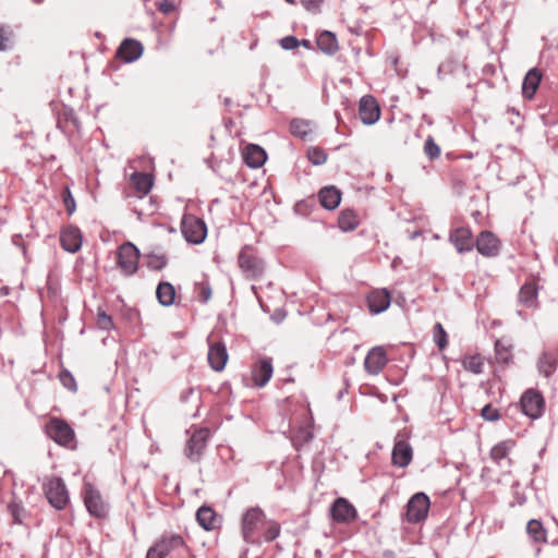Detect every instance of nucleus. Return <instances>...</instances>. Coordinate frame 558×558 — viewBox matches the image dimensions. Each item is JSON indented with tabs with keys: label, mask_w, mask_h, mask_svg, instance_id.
<instances>
[{
	"label": "nucleus",
	"mask_w": 558,
	"mask_h": 558,
	"mask_svg": "<svg viewBox=\"0 0 558 558\" xmlns=\"http://www.w3.org/2000/svg\"><path fill=\"white\" fill-rule=\"evenodd\" d=\"M179 549L191 554V549L181 534L166 532L148 548L146 558H166Z\"/></svg>",
	"instance_id": "obj_1"
},
{
	"label": "nucleus",
	"mask_w": 558,
	"mask_h": 558,
	"mask_svg": "<svg viewBox=\"0 0 558 558\" xmlns=\"http://www.w3.org/2000/svg\"><path fill=\"white\" fill-rule=\"evenodd\" d=\"M238 266L244 277L250 280L259 279L265 271L264 262L252 245H245L241 248L238 255Z\"/></svg>",
	"instance_id": "obj_2"
},
{
	"label": "nucleus",
	"mask_w": 558,
	"mask_h": 558,
	"mask_svg": "<svg viewBox=\"0 0 558 558\" xmlns=\"http://www.w3.org/2000/svg\"><path fill=\"white\" fill-rule=\"evenodd\" d=\"M266 523V515L258 507H252L242 517L241 532L246 543H258V533Z\"/></svg>",
	"instance_id": "obj_3"
},
{
	"label": "nucleus",
	"mask_w": 558,
	"mask_h": 558,
	"mask_svg": "<svg viewBox=\"0 0 558 558\" xmlns=\"http://www.w3.org/2000/svg\"><path fill=\"white\" fill-rule=\"evenodd\" d=\"M43 489L49 504L57 510H62L68 506L70 496L62 478L48 477L43 484Z\"/></svg>",
	"instance_id": "obj_4"
},
{
	"label": "nucleus",
	"mask_w": 558,
	"mask_h": 558,
	"mask_svg": "<svg viewBox=\"0 0 558 558\" xmlns=\"http://www.w3.org/2000/svg\"><path fill=\"white\" fill-rule=\"evenodd\" d=\"M140 251L131 242L121 244L116 252V264L124 276H133L138 269Z\"/></svg>",
	"instance_id": "obj_5"
},
{
	"label": "nucleus",
	"mask_w": 558,
	"mask_h": 558,
	"mask_svg": "<svg viewBox=\"0 0 558 558\" xmlns=\"http://www.w3.org/2000/svg\"><path fill=\"white\" fill-rule=\"evenodd\" d=\"M83 500L88 513L95 518H105L108 513V506L100 492L88 482L83 486Z\"/></svg>",
	"instance_id": "obj_6"
},
{
	"label": "nucleus",
	"mask_w": 558,
	"mask_h": 558,
	"mask_svg": "<svg viewBox=\"0 0 558 558\" xmlns=\"http://www.w3.org/2000/svg\"><path fill=\"white\" fill-rule=\"evenodd\" d=\"M46 434L60 446H70L75 438L73 428L62 418L52 417L46 424Z\"/></svg>",
	"instance_id": "obj_7"
},
{
	"label": "nucleus",
	"mask_w": 558,
	"mask_h": 558,
	"mask_svg": "<svg viewBox=\"0 0 558 558\" xmlns=\"http://www.w3.org/2000/svg\"><path fill=\"white\" fill-rule=\"evenodd\" d=\"M181 231L190 243H202L207 234L205 222L194 215H184L181 221Z\"/></svg>",
	"instance_id": "obj_8"
},
{
	"label": "nucleus",
	"mask_w": 558,
	"mask_h": 558,
	"mask_svg": "<svg viewBox=\"0 0 558 558\" xmlns=\"http://www.w3.org/2000/svg\"><path fill=\"white\" fill-rule=\"evenodd\" d=\"M520 404L522 412L532 420L541 417L545 409L543 396L533 389H529L522 395Z\"/></svg>",
	"instance_id": "obj_9"
},
{
	"label": "nucleus",
	"mask_w": 558,
	"mask_h": 558,
	"mask_svg": "<svg viewBox=\"0 0 558 558\" xmlns=\"http://www.w3.org/2000/svg\"><path fill=\"white\" fill-rule=\"evenodd\" d=\"M429 498L424 493L415 494L407 506V520L410 523H418L426 519L429 510Z\"/></svg>",
	"instance_id": "obj_10"
},
{
	"label": "nucleus",
	"mask_w": 558,
	"mask_h": 558,
	"mask_svg": "<svg viewBox=\"0 0 558 558\" xmlns=\"http://www.w3.org/2000/svg\"><path fill=\"white\" fill-rule=\"evenodd\" d=\"M209 435L208 428H198L191 435L185 448V454L191 461L197 462L201 459Z\"/></svg>",
	"instance_id": "obj_11"
},
{
	"label": "nucleus",
	"mask_w": 558,
	"mask_h": 558,
	"mask_svg": "<svg viewBox=\"0 0 558 558\" xmlns=\"http://www.w3.org/2000/svg\"><path fill=\"white\" fill-rule=\"evenodd\" d=\"M330 514L335 522L348 524L355 520L357 511L348 499L339 497L332 502Z\"/></svg>",
	"instance_id": "obj_12"
},
{
	"label": "nucleus",
	"mask_w": 558,
	"mask_h": 558,
	"mask_svg": "<svg viewBox=\"0 0 558 558\" xmlns=\"http://www.w3.org/2000/svg\"><path fill=\"white\" fill-rule=\"evenodd\" d=\"M388 356L384 347L372 348L364 360L365 371L371 375H378L387 365Z\"/></svg>",
	"instance_id": "obj_13"
},
{
	"label": "nucleus",
	"mask_w": 558,
	"mask_h": 558,
	"mask_svg": "<svg viewBox=\"0 0 558 558\" xmlns=\"http://www.w3.org/2000/svg\"><path fill=\"white\" fill-rule=\"evenodd\" d=\"M538 279L531 276L526 279L519 291V303L527 308H536L538 306Z\"/></svg>",
	"instance_id": "obj_14"
},
{
	"label": "nucleus",
	"mask_w": 558,
	"mask_h": 558,
	"mask_svg": "<svg viewBox=\"0 0 558 558\" xmlns=\"http://www.w3.org/2000/svg\"><path fill=\"white\" fill-rule=\"evenodd\" d=\"M477 252L485 257H495L500 251V241L490 231H482L474 243Z\"/></svg>",
	"instance_id": "obj_15"
},
{
	"label": "nucleus",
	"mask_w": 558,
	"mask_h": 558,
	"mask_svg": "<svg viewBox=\"0 0 558 558\" xmlns=\"http://www.w3.org/2000/svg\"><path fill=\"white\" fill-rule=\"evenodd\" d=\"M449 241L459 253L470 252L474 247L473 234L468 227H458L450 231Z\"/></svg>",
	"instance_id": "obj_16"
},
{
	"label": "nucleus",
	"mask_w": 558,
	"mask_h": 558,
	"mask_svg": "<svg viewBox=\"0 0 558 558\" xmlns=\"http://www.w3.org/2000/svg\"><path fill=\"white\" fill-rule=\"evenodd\" d=\"M207 360L210 367L216 372H221L228 362V352L226 345L220 341L209 340Z\"/></svg>",
	"instance_id": "obj_17"
},
{
	"label": "nucleus",
	"mask_w": 558,
	"mask_h": 558,
	"mask_svg": "<svg viewBox=\"0 0 558 558\" xmlns=\"http://www.w3.org/2000/svg\"><path fill=\"white\" fill-rule=\"evenodd\" d=\"M366 301L369 312L379 314L389 307L391 295L387 289H374L367 294Z\"/></svg>",
	"instance_id": "obj_18"
},
{
	"label": "nucleus",
	"mask_w": 558,
	"mask_h": 558,
	"mask_svg": "<svg viewBox=\"0 0 558 558\" xmlns=\"http://www.w3.org/2000/svg\"><path fill=\"white\" fill-rule=\"evenodd\" d=\"M359 114L363 123L374 124L380 117V108L373 96H364L360 101Z\"/></svg>",
	"instance_id": "obj_19"
},
{
	"label": "nucleus",
	"mask_w": 558,
	"mask_h": 558,
	"mask_svg": "<svg viewBox=\"0 0 558 558\" xmlns=\"http://www.w3.org/2000/svg\"><path fill=\"white\" fill-rule=\"evenodd\" d=\"M154 185V178L151 174L144 172H134L130 177V186L133 191V196L142 198L147 195Z\"/></svg>",
	"instance_id": "obj_20"
},
{
	"label": "nucleus",
	"mask_w": 558,
	"mask_h": 558,
	"mask_svg": "<svg viewBox=\"0 0 558 558\" xmlns=\"http://www.w3.org/2000/svg\"><path fill=\"white\" fill-rule=\"evenodd\" d=\"M143 50V45L138 40L126 38L120 44L116 56L124 62H133L142 56Z\"/></svg>",
	"instance_id": "obj_21"
},
{
	"label": "nucleus",
	"mask_w": 558,
	"mask_h": 558,
	"mask_svg": "<svg viewBox=\"0 0 558 558\" xmlns=\"http://www.w3.org/2000/svg\"><path fill=\"white\" fill-rule=\"evenodd\" d=\"M272 364L270 359H260L252 368V380L255 386L264 387L272 376Z\"/></svg>",
	"instance_id": "obj_22"
},
{
	"label": "nucleus",
	"mask_w": 558,
	"mask_h": 558,
	"mask_svg": "<svg viewBox=\"0 0 558 558\" xmlns=\"http://www.w3.org/2000/svg\"><path fill=\"white\" fill-rule=\"evenodd\" d=\"M412 458L413 450L410 444L403 439L397 440L391 454L392 464L404 468L411 463Z\"/></svg>",
	"instance_id": "obj_23"
},
{
	"label": "nucleus",
	"mask_w": 558,
	"mask_h": 558,
	"mask_svg": "<svg viewBox=\"0 0 558 558\" xmlns=\"http://www.w3.org/2000/svg\"><path fill=\"white\" fill-rule=\"evenodd\" d=\"M61 246L70 252L75 253L82 246V234L78 228L68 227L61 231L60 234Z\"/></svg>",
	"instance_id": "obj_24"
},
{
	"label": "nucleus",
	"mask_w": 558,
	"mask_h": 558,
	"mask_svg": "<svg viewBox=\"0 0 558 558\" xmlns=\"http://www.w3.org/2000/svg\"><path fill=\"white\" fill-rule=\"evenodd\" d=\"M244 162L251 168L262 167L266 159V151L256 144H248L242 151Z\"/></svg>",
	"instance_id": "obj_25"
},
{
	"label": "nucleus",
	"mask_w": 558,
	"mask_h": 558,
	"mask_svg": "<svg viewBox=\"0 0 558 558\" xmlns=\"http://www.w3.org/2000/svg\"><path fill=\"white\" fill-rule=\"evenodd\" d=\"M196 521L206 531H214L220 526V518L213 508L207 506L197 510Z\"/></svg>",
	"instance_id": "obj_26"
},
{
	"label": "nucleus",
	"mask_w": 558,
	"mask_h": 558,
	"mask_svg": "<svg viewBox=\"0 0 558 558\" xmlns=\"http://www.w3.org/2000/svg\"><path fill=\"white\" fill-rule=\"evenodd\" d=\"M320 205L328 209H336L341 202V192L336 186H325L318 193Z\"/></svg>",
	"instance_id": "obj_27"
},
{
	"label": "nucleus",
	"mask_w": 558,
	"mask_h": 558,
	"mask_svg": "<svg viewBox=\"0 0 558 558\" xmlns=\"http://www.w3.org/2000/svg\"><path fill=\"white\" fill-rule=\"evenodd\" d=\"M541 81H542V72L534 68V69H531L524 80H523V84H522V94L525 98L527 99H532L541 84Z\"/></svg>",
	"instance_id": "obj_28"
},
{
	"label": "nucleus",
	"mask_w": 558,
	"mask_h": 558,
	"mask_svg": "<svg viewBox=\"0 0 558 558\" xmlns=\"http://www.w3.org/2000/svg\"><path fill=\"white\" fill-rule=\"evenodd\" d=\"M313 438L312 417H306L304 424L301 425L292 434V442L296 449L310 442Z\"/></svg>",
	"instance_id": "obj_29"
},
{
	"label": "nucleus",
	"mask_w": 558,
	"mask_h": 558,
	"mask_svg": "<svg viewBox=\"0 0 558 558\" xmlns=\"http://www.w3.org/2000/svg\"><path fill=\"white\" fill-rule=\"evenodd\" d=\"M558 365V351H546L544 352L538 360V369L539 372L549 377L553 375Z\"/></svg>",
	"instance_id": "obj_30"
},
{
	"label": "nucleus",
	"mask_w": 558,
	"mask_h": 558,
	"mask_svg": "<svg viewBox=\"0 0 558 558\" xmlns=\"http://www.w3.org/2000/svg\"><path fill=\"white\" fill-rule=\"evenodd\" d=\"M360 219L353 209H343L338 217V226L342 231H353L357 228Z\"/></svg>",
	"instance_id": "obj_31"
},
{
	"label": "nucleus",
	"mask_w": 558,
	"mask_h": 558,
	"mask_svg": "<svg viewBox=\"0 0 558 558\" xmlns=\"http://www.w3.org/2000/svg\"><path fill=\"white\" fill-rule=\"evenodd\" d=\"M515 442L511 439L502 440L495 445L490 451L489 457L496 463L500 464L501 460L508 459V456L511 449L514 447Z\"/></svg>",
	"instance_id": "obj_32"
},
{
	"label": "nucleus",
	"mask_w": 558,
	"mask_h": 558,
	"mask_svg": "<svg viewBox=\"0 0 558 558\" xmlns=\"http://www.w3.org/2000/svg\"><path fill=\"white\" fill-rule=\"evenodd\" d=\"M156 296L163 306H170L174 303L175 289L170 282H160L156 290Z\"/></svg>",
	"instance_id": "obj_33"
},
{
	"label": "nucleus",
	"mask_w": 558,
	"mask_h": 558,
	"mask_svg": "<svg viewBox=\"0 0 558 558\" xmlns=\"http://www.w3.org/2000/svg\"><path fill=\"white\" fill-rule=\"evenodd\" d=\"M495 355L498 363L509 364L512 360V344L505 339H498L495 342Z\"/></svg>",
	"instance_id": "obj_34"
},
{
	"label": "nucleus",
	"mask_w": 558,
	"mask_h": 558,
	"mask_svg": "<svg viewBox=\"0 0 558 558\" xmlns=\"http://www.w3.org/2000/svg\"><path fill=\"white\" fill-rule=\"evenodd\" d=\"M290 131L294 136L306 140L313 132V123L308 120L293 119L290 123Z\"/></svg>",
	"instance_id": "obj_35"
},
{
	"label": "nucleus",
	"mask_w": 558,
	"mask_h": 558,
	"mask_svg": "<svg viewBox=\"0 0 558 558\" xmlns=\"http://www.w3.org/2000/svg\"><path fill=\"white\" fill-rule=\"evenodd\" d=\"M318 48L326 53L332 54L338 50L336 36L330 32H323L317 38Z\"/></svg>",
	"instance_id": "obj_36"
},
{
	"label": "nucleus",
	"mask_w": 558,
	"mask_h": 558,
	"mask_svg": "<svg viewBox=\"0 0 558 558\" xmlns=\"http://www.w3.org/2000/svg\"><path fill=\"white\" fill-rule=\"evenodd\" d=\"M15 44L14 31L10 25L0 24V51L13 49Z\"/></svg>",
	"instance_id": "obj_37"
},
{
	"label": "nucleus",
	"mask_w": 558,
	"mask_h": 558,
	"mask_svg": "<svg viewBox=\"0 0 558 558\" xmlns=\"http://www.w3.org/2000/svg\"><path fill=\"white\" fill-rule=\"evenodd\" d=\"M526 531L529 535L534 539V542L537 543H545L546 542V530L544 529L543 524L538 520H530L526 525Z\"/></svg>",
	"instance_id": "obj_38"
},
{
	"label": "nucleus",
	"mask_w": 558,
	"mask_h": 558,
	"mask_svg": "<svg viewBox=\"0 0 558 558\" xmlns=\"http://www.w3.org/2000/svg\"><path fill=\"white\" fill-rule=\"evenodd\" d=\"M462 364L466 371L481 374L483 372L484 357L480 354L468 355L463 359Z\"/></svg>",
	"instance_id": "obj_39"
},
{
	"label": "nucleus",
	"mask_w": 558,
	"mask_h": 558,
	"mask_svg": "<svg viewBox=\"0 0 558 558\" xmlns=\"http://www.w3.org/2000/svg\"><path fill=\"white\" fill-rule=\"evenodd\" d=\"M146 258H147V267L151 270H161L168 264V258L165 254L151 252L146 255Z\"/></svg>",
	"instance_id": "obj_40"
},
{
	"label": "nucleus",
	"mask_w": 558,
	"mask_h": 558,
	"mask_svg": "<svg viewBox=\"0 0 558 558\" xmlns=\"http://www.w3.org/2000/svg\"><path fill=\"white\" fill-rule=\"evenodd\" d=\"M306 157L314 166L324 165L327 161V154L320 147H310L306 153Z\"/></svg>",
	"instance_id": "obj_41"
},
{
	"label": "nucleus",
	"mask_w": 558,
	"mask_h": 558,
	"mask_svg": "<svg viewBox=\"0 0 558 558\" xmlns=\"http://www.w3.org/2000/svg\"><path fill=\"white\" fill-rule=\"evenodd\" d=\"M195 293L197 295L198 301L205 303L211 298V288L207 280H202L195 283Z\"/></svg>",
	"instance_id": "obj_42"
},
{
	"label": "nucleus",
	"mask_w": 558,
	"mask_h": 558,
	"mask_svg": "<svg viewBox=\"0 0 558 558\" xmlns=\"http://www.w3.org/2000/svg\"><path fill=\"white\" fill-rule=\"evenodd\" d=\"M96 323L97 326L102 330H110L113 328L112 317L100 307L97 311Z\"/></svg>",
	"instance_id": "obj_43"
},
{
	"label": "nucleus",
	"mask_w": 558,
	"mask_h": 558,
	"mask_svg": "<svg viewBox=\"0 0 558 558\" xmlns=\"http://www.w3.org/2000/svg\"><path fill=\"white\" fill-rule=\"evenodd\" d=\"M266 530L263 533V538L266 542L276 539L280 534V525L275 521H266Z\"/></svg>",
	"instance_id": "obj_44"
},
{
	"label": "nucleus",
	"mask_w": 558,
	"mask_h": 558,
	"mask_svg": "<svg viewBox=\"0 0 558 558\" xmlns=\"http://www.w3.org/2000/svg\"><path fill=\"white\" fill-rule=\"evenodd\" d=\"M434 341L438 345L440 350L445 349L447 347L448 340H447V332L445 331L442 325L440 323H437L434 326Z\"/></svg>",
	"instance_id": "obj_45"
},
{
	"label": "nucleus",
	"mask_w": 558,
	"mask_h": 558,
	"mask_svg": "<svg viewBox=\"0 0 558 558\" xmlns=\"http://www.w3.org/2000/svg\"><path fill=\"white\" fill-rule=\"evenodd\" d=\"M424 153L429 159H436L440 155V147L432 137H428L424 144Z\"/></svg>",
	"instance_id": "obj_46"
},
{
	"label": "nucleus",
	"mask_w": 558,
	"mask_h": 558,
	"mask_svg": "<svg viewBox=\"0 0 558 558\" xmlns=\"http://www.w3.org/2000/svg\"><path fill=\"white\" fill-rule=\"evenodd\" d=\"M62 202H63L66 213L69 215H72L76 209V205H75L74 197L68 186H65L62 192Z\"/></svg>",
	"instance_id": "obj_47"
},
{
	"label": "nucleus",
	"mask_w": 558,
	"mask_h": 558,
	"mask_svg": "<svg viewBox=\"0 0 558 558\" xmlns=\"http://www.w3.org/2000/svg\"><path fill=\"white\" fill-rule=\"evenodd\" d=\"M482 416L486 421L495 422L500 418V414L497 409L493 408L490 404L485 405L482 409Z\"/></svg>",
	"instance_id": "obj_48"
},
{
	"label": "nucleus",
	"mask_w": 558,
	"mask_h": 558,
	"mask_svg": "<svg viewBox=\"0 0 558 558\" xmlns=\"http://www.w3.org/2000/svg\"><path fill=\"white\" fill-rule=\"evenodd\" d=\"M60 380L63 384V386L66 387L68 389L73 390V391L76 390L75 379L69 372H66V371L61 372Z\"/></svg>",
	"instance_id": "obj_49"
},
{
	"label": "nucleus",
	"mask_w": 558,
	"mask_h": 558,
	"mask_svg": "<svg viewBox=\"0 0 558 558\" xmlns=\"http://www.w3.org/2000/svg\"><path fill=\"white\" fill-rule=\"evenodd\" d=\"M324 0H301L302 5L313 13H318Z\"/></svg>",
	"instance_id": "obj_50"
},
{
	"label": "nucleus",
	"mask_w": 558,
	"mask_h": 558,
	"mask_svg": "<svg viewBox=\"0 0 558 558\" xmlns=\"http://www.w3.org/2000/svg\"><path fill=\"white\" fill-rule=\"evenodd\" d=\"M299 44V40L294 36H286L280 40L281 47L286 50L295 49Z\"/></svg>",
	"instance_id": "obj_51"
},
{
	"label": "nucleus",
	"mask_w": 558,
	"mask_h": 558,
	"mask_svg": "<svg viewBox=\"0 0 558 558\" xmlns=\"http://www.w3.org/2000/svg\"><path fill=\"white\" fill-rule=\"evenodd\" d=\"M158 10L165 14H169L175 10V5L171 0H162L157 5Z\"/></svg>",
	"instance_id": "obj_52"
},
{
	"label": "nucleus",
	"mask_w": 558,
	"mask_h": 558,
	"mask_svg": "<svg viewBox=\"0 0 558 558\" xmlns=\"http://www.w3.org/2000/svg\"><path fill=\"white\" fill-rule=\"evenodd\" d=\"M302 44H303V46L308 47V41L307 40H303Z\"/></svg>",
	"instance_id": "obj_53"
},
{
	"label": "nucleus",
	"mask_w": 558,
	"mask_h": 558,
	"mask_svg": "<svg viewBox=\"0 0 558 558\" xmlns=\"http://www.w3.org/2000/svg\"><path fill=\"white\" fill-rule=\"evenodd\" d=\"M286 1H287L288 3H291V4L295 3V0H286Z\"/></svg>",
	"instance_id": "obj_54"
},
{
	"label": "nucleus",
	"mask_w": 558,
	"mask_h": 558,
	"mask_svg": "<svg viewBox=\"0 0 558 558\" xmlns=\"http://www.w3.org/2000/svg\"><path fill=\"white\" fill-rule=\"evenodd\" d=\"M37 3H39L41 0H35Z\"/></svg>",
	"instance_id": "obj_55"
},
{
	"label": "nucleus",
	"mask_w": 558,
	"mask_h": 558,
	"mask_svg": "<svg viewBox=\"0 0 558 558\" xmlns=\"http://www.w3.org/2000/svg\"><path fill=\"white\" fill-rule=\"evenodd\" d=\"M37 3H39L41 0H35Z\"/></svg>",
	"instance_id": "obj_56"
}]
</instances>
